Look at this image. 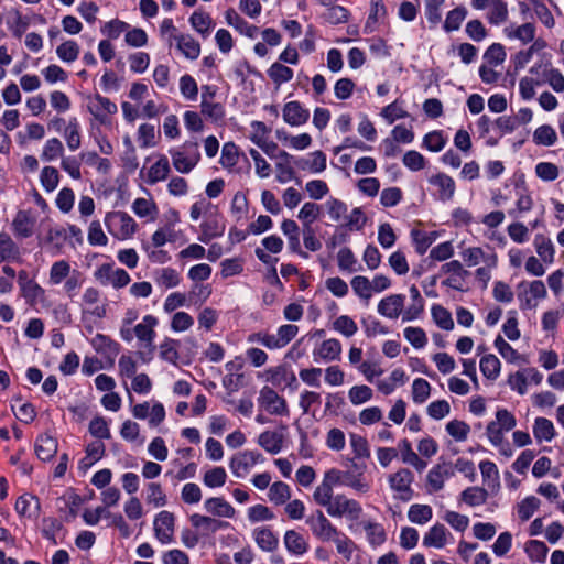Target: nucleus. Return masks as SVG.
Segmentation results:
<instances>
[{"label":"nucleus","mask_w":564,"mask_h":564,"mask_svg":"<svg viewBox=\"0 0 564 564\" xmlns=\"http://www.w3.org/2000/svg\"><path fill=\"white\" fill-rule=\"evenodd\" d=\"M409 295L408 303L406 296L400 293L382 297L377 305L378 314L390 321L400 318L402 323L420 319L424 314L425 301L414 284L409 288Z\"/></svg>","instance_id":"nucleus-1"},{"label":"nucleus","mask_w":564,"mask_h":564,"mask_svg":"<svg viewBox=\"0 0 564 564\" xmlns=\"http://www.w3.org/2000/svg\"><path fill=\"white\" fill-rule=\"evenodd\" d=\"M324 507L328 516L333 518H346L348 521H358L362 514L361 505L344 494L333 495L316 502Z\"/></svg>","instance_id":"nucleus-2"},{"label":"nucleus","mask_w":564,"mask_h":564,"mask_svg":"<svg viewBox=\"0 0 564 564\" xmlns=\"http://www.w3.org/2000/svg\"><path fill=\"white\" fill-rule=\"evenodd\" d=\"M169 154L174 170L180 174H189L200 161L198 143L195 141H186L181 147L171 148Z\"/></svg>","instance_id":"nucleus-3"},{"label":"nucleus","mask_w":564,"mask_h":564,"mask_svg":"<svg viewBox=\"0 0 564 564\" xmlns=\"http://www.w3.org/2000/svg\"><path fill=\"white\" fill-rule=\"evenodd\" d=\"M104 221L109 234L120 241L132 239L138 230L137 221L126 212H109Z\"/></svg>","instance_id":"nucleus-4"},{"label":"nucleus","mask_w":564,"mask_h":564,"mask_svg":"<svg viewBox=\"0 0 564 564\" xmlns=\"http://www.w3.org/2000/svg\"><path fill=\"white\" fill-rule=\"evenodd\" d=\"M546 295V286L541 280L521 281L517 285V297L522 311L534 310Z\"/></svg>","instance_id":"nucleus-5"},{"label":"nucleus","mask_w":564,"mask_h":564,"mask_svg":"<svg viewBox=\"0 0 564 564\" xmlns=\"http://www.w3.org/2000/svg\"><path fill=\"white\" fill-rule=\"evenodd\" d=\"M94 276L100 284L111 285L115 289H122L131 281L129 273L121 268H116L113 263L99 265L95 270Z\"/></svg>","instance_id":"nucleus-6"},{"label":"nucleus","mask_w":564,"mask_h":564,"mask_svg":"<svg viewBox=\"0 0 564 564\" xmlns=\"http://www.w3.org/2000/svg\"><path fill=\"white\" fill-rule=\"evenodd\" d=\"M427 183L432 187L431 195L438 202L447 203L452 200L456 193L455 180L444 172H437L427 177Z\"/></svg>","instance_id":"nucleus-7"},{"label":"nucleus","mask_w":564,"mask_h":564,"mask_svg":"<svg viewBox=\"0 0 564 564\" xmlns=\"http://www.w3.org/2000/svg\"><path fill=\"white\" fill-rule=\"evenodd\" d=\"M530 75L542 77V84H547L555 93H564V75L553 67L551 62L535 63L530 69Z\"/></svg>","instance_id":"nucleus-8"},{"label":"nucleus","mask_w":564,"mask_h":564,"mask_svg":"<svg viewBox=\"0 0 564 564\" xmlns=\"http://www.w3.org/2000/svg\"><path fill=\"white\" fill-rule=\"evenodd\" d=\"M516 426L514 416L506 409H500L496 412V421H492L487 426V435L495 446H500L503 441L502 432L510 431Z\"/></svg>","instance_id":"nucleus-9"},{"label":"nucleus","mask_w":564,"mask_h":564,"mask_svg":"<svg viewBox=\"0 0 564 564\" xmlns=\"http://www.w3.org/2000/svg\"><path fill=\"white\" fill-rule=\"evenodd\" d=\"M87 109L101 124H106L109 121V117L118 111V107L115 102L99 94L87 98Z\"/></svg>","instance_id":"nucleus-10"},{"label":"nucleus","mask_w":564,"mask_h":564,"mask_svg":"<svg viewBox=\"0 0 564 564\" xmlns=\"http://www.w3.org/2000/svg\"><path fill=\"white\" fill-rule=\"evenodd\" d=\"M258 404L272 415H289L286 401L270 387H263L260 390Z\"/></svg>","instance_id":"nucleus-11"},{"label":"nucleus","mask_w":564,"mask_h":564,"mask_svg":"<svg viewBox=\"0 0 564 564\" xmlns=\"http://www.w3.org/2000/svg\"><path fill=\"white\" fill-rule=\"evenodd\" d=\"M312 533L322 542H328L337 535V528L332 524L327 517L321 510H316L307 519Z\"/></svg>","instance_id":"nucleus-12"},{"label":"nucleus","mask_w":564,"mask_h":564,"mask_svg":"<svg viewBox=\"0 0 564 564\" xmlns=\"http://www.w3.org/2000/svg\"><path fill=\"white\" fill-rule=\"evenodd\" d=\"M365 464H351L348 470H341L343 486L349 487L359 494H366L370 490V484L365 477Z\"/></svg>","instance_id":"nucleus-13"},{"label":"nucleus","mask_w":564,"mask_h":564,"mask_svg":"<svg viewBox=\"0 0 564 564\" xmlns=\"http://www.w3.org/2000/svg\"><path fill=\"white\" fill-rule=\"evenodd\" d=\"M463 261L468 267L488 263L490 267H497L498 257L496 252L488 247L486 250L480 247H469L460 252Z\"/></svg>","instance_id":"nucleus-14"},{"label":"nucleus","mask_w":564,"mask_h":564,"mask_svg":"<svg viewBox=\"0 0 564 564\" xmlns=\"http://www.w3.org/2000/svg\"><path fill=\"white\" fill-rule=\"evenodd\" d=\"M262 460L263 457L261 453L254 451H245L232 456L229 463V467L235 476L243 477L249 473L251 467Z\"/></svg>","instance_id":"nucleus-15"},{"label":"nucleus","mask_w":564,"mask_h":564,"mask_svg":"<svg viewBox=\"0 0 564 564\" xmlns=\"http://www.w3.org/2000/svg\"><path fill=\"white\" fill-rule=\"evenodd\" d=\"M414 480V476L411 470L402 468L397 473L390 475L389 484L392 490L399 494V499L409 501L412 498L413 491L411 484Z\"/></svg>","instance_id":"nucleus-16"},{"label":"nucleus","mask_w":564,"mask_h":564,"mask_svg":"<svg viewBox=\"0 0 564 564\" xmlns=\"http://www.w3.org/2000/svg\"><path fill=\"white\" fill-rule=\"evenodd\" d=\"M343 485L341 470L332 468L325 471L322 482L315 488L313 499L315 502L332 497L334 487Z\"/></svg>","instance_id":"nucleus-17"},{"label":"nucleus","mask_w":564,"mask_h":564,"mask_svg":"<svg viewBox=\"0 0 564 564\" xmlns=\"http://www.w3.org/2000/svg\"><path fill=\"white\" fill-rule=\"evenodd\" d=\"M175 517L172 512L161 511L154 519V534L163 543H171L174 535Z\"/></svg>","instance_id":"nucleus-18"},{"label":"nucleus","mask_w":564,"mask_h":564,"mask_svg":"<svg viewBox=\"0 0 564 564\" xmlns=\"http://www.w3.org/2000/svg\"><path fill=\"white\" fill-rule=\"evenodd\" d=\"M283 120L291 127H301L310 119V110L304 108L299 101H289L282 110Z\"/></svg>","instance_id":"nucleus-19"},{"label":"nucleus","mask_w":564,"mask_h":564,"mask_svg":"<svg viewBox=\"0 0 564 564\" xmlns=\"http://www.w3.org/2000/svg\"><path fill=\"white\" fill-rule=\"evenodd\" d=\"M295 165L304 172L319 174L326 170V155L323 151L317 150L308 153L306 156L299 158Z\"/></svg>","instance_id":"nucleus-20"},{"label":"nucleus","mask_w":564,"mask_h":564,"mask_svg":"<svg viewBox=\"0 0 564 564\" xmlns=\"http://www.w3.org/2000/svg\"><path fill=\"white\" fill-rule=\"evenodd\" d=\"M131 210L147 221H154L159 216V206L152 196L135 198L131 204Z\"/></svg>","instance_id":"nucleus-21"},{"label":"nucleus","mask_w":564,"mask_h":564,"mask_svg":"<svg viewBox=\"0 0 564 564\" xmlns=\"http://www.w3.org/2000/svg\"><path fill=\"white\" fill-rule=\"evenodd\" d=\"M454 475L451 463H438L435 465L426 476V481L431 491H438L444 487L446 478Z\"/></svg>","instance_id":"nucleus-22"},{"label":"nucleus","mask_w":564,"mask_h":564,"mask_svg":"<svg viewBox=\"0 0 564 564\" xmlns=\"http://www.w3.org/2000/svg\"><path fill=\"white\" fill-rule=\"evenodd\" d=\"M35 218L26 210H19L12 221L13 234L19 238H29L35 228Z\"/></svg>","instance_id":"nucleus-23"},{"label":"nucleus","mask_w":564,"mask_h":564,"mask_svg":"<svg viewBox=\"0 0 564 564\" xmlns=\"http://www.w3.org/2000/svg\"><path fill=\"white\" fill-rule=\"evenodd\" d=\"M173 42L181 54L191 61L197 59L200 54V44L189 34H173Z\"/></svg>","instance_id":"nucleus-24"},{"label":"nucleus","mask_w":564,"mask_h":564,"mask_svg":"<svg viewBox=\"0 0 564 564\" xmlns=\"http://www.w3.org/2000/svg\"><path fill=\"white\" fill-rule=\"evenodd\" d=\"M171 172L170 162L166 155H158L156 161L148 169L145 182L149 185L163 182L169 177Z\"/></svg>","instance_id":"nucleus-25"},{"label":"nucleus","mask_w":564,"mask_h":564,"mask_svg":"<svg viewBox=\"0 0 564 564\" xmlns=\"http://www.w3.org/2000/svg\"><path fill=\"white\" fill-rule=\"evenodd\" d=\"M159 321L155 316L149 314L143 316L142 321L134 326L135 337L144 343L145 347L150 346L155 337L154 328L158 326Z\"/></svg>","instance_id":"nucleus-26"},{"label":"nucleus","mask_w":564,"mask_h":564,"mask_svg":"<svg viewBox=\"0 0 564 564\" xmlns=\"http://www.w3.org/2000/svg\"><path fill=\"white\" fill-rule=\"evenodd\" d=\"M225 21L229 26L247 37L253 39L257 34L258 28L249 24L232 8L225 11Z\"/></svg>","instance_id":"nucleus-27"},{"label":"nucleus","mask_w":564,"mask_h":564,"mask_svg":"<svg viewBox=\"0 0 564 564\" xmlns=\"http://www.w3.org/2000/svg\"><path fill=\"white\" fill-rule=\"evenodd\" d=\"M200 235L198 237V240L202 242H209L212 239L223 236L225 231V225L218 219V217L213 214L209 215L208 218H206L200 224Z\"/></svg>","instance_id":"nucleus-28"},{"label":"nucleus","mask_w":564,"mask_h":564,"mask_svg":"<svg viewBox=\"0 0 564 564\" xmlns=\"http://www.w3.org/2000/svg\"><path fill=\"white\" fill-rule=\"evenodd\" d=\"M192 525L210 534L229 527V523L208 516L194 513L189 517Z\"/></svg>","instance_id":"nucleus-29"},{"label":"nucleus","mask_w":564,"mask_h":564,"mask_svg":"<svg viewBox=\"0 0 564 564\" xmlns=\"http://www.w3.org/2000/svg\"><path fill=\"white\" fill-rule=\"evenodd\" d=\"M57 448V440L50 434H42L35 441V454L43 462L52 459L56 455Z\"/></svg>","instance_id":"nucleus-30"},{"label":"nucleus","mask_w":564,"mask_h":564,"mask_svg":"<svg viewBox=\"0 0 564 564\" xmlns=\"http://www.w3.org/2000/svg\"><path fill=\"white\" fill-rule=\"evenodd\" d=\"M349 361L358 368L369 382H371L375 377L383 373V369L379 361L362 360L361 355H349Z\"/></svg>","instance_id":"nucleus-31"},{"label":"nucleus","mask_w":564,"mask_h":564,"mask_svg":"<svg viewBox=\"0 0 564 564\" xmlns=\"http://www.w3.org/2000/svg\"><path fill=\"white\" fill-rule=\"evenodd\" d=\"M204 509L207 513L219 518H232L235 508L221 497H212L205 500Z\"/></svg>","instance_id":"nucleus-32"},{"label":"nucleus","mask_w":564,"mask_h":564,"mask_svg":"<svg viewBox=\"0 0 564 564\" xmlns=\"http://www.w3.org/2000/svg\"><path fill=\"white\" fill-rule=\"evenodd\" d=\"M40 509L39 498L30 494L20 496L15 502L17 512L23 517L35 518L39 516Z\"/></svg>","instance_id":"nucleus-33"},{"label":"nucleus","mask_w":564,"mask_h":564,"mask_svg":"<svg viewBox=\"0 0 564 564\" xmlns=\"http://www.w3.org/2000/svg\"><path fill=\"white\" fill-rule=\"evenodd\" d=\"M284 435L276 431H264L258 437V444L270 454H278L283 447Z\"/></svg>","instance_id":"nucleus-34"},{"label":"nucleus","mask_w":564,"mask_h":564,"mask_svg":"<svg viewBox=\"0 0 564 564\" xmlns=\"http://www.w3.org/2000/svg\"><path fill=\"white\" fill-rule=\"evenodd\" d=\"M447 529L440 523L434 524L424 535L423 545L427 547L442 549L447 543Z\"/></svg>","instance_id":"nucleus-35"},{"label":"nucleus","mask_w":564,"mask_h":564,"mask_svg":"<svg viewBox=\"0 0 564 564\" xmlns=\"http://www.w3.org/2000/svg\"><path fill=\"white\" fill-rule=\"evenodd\" d=\"M503 34L510 40L516 39L527 44L534 40L535 26L532 23H524L518 26L509 25L503 29Z\"/></svg>","instance_id":"nucleus-36"},{"label":"nucleus","mask_w":564,"mask_h":564,"mask_svg":"<svg viewBox=\"0 0 564 564\" xmlns=\"http://www.w3.org/2000/svg\"><path fill=\"white\" fill-rule=\"evenodd\" d=\"M486 10V19L489 24L500 25L508 21L509 9L505 0H495Z\"/></svg>","instance_id":"nucleus-37"},{"label":"nucleus","mask_w":564,"mask_h":564,"mask_svg":"<svg viewBox=\"0 0 564 564\" xmlns=\"http://www.w3.org/2000/svg\"><path fill=\"white\" fill-rule=\"evenodd\" d=\"M533 245L539 258L545 264H552L554 262L555 249L550 238L542 234H538L534 237Z\"/></svg>","instance_id":"nucleus-38"},{"label":"nucleus","mask_w":564,"mask_h":564,"mask_svg":"<svg viewBox=\"0 0 564 564\" xmlns=\"http://www.w3.org/2000/svg\"><path fill=\"white\" fill-rule=\"evenodd\" d=\"M160 139V131L150 123H142L137 131V140L140 148L149 149L154 148Z\"/></svg>","instance_id":"nucleus-39"},{"label":"nucleus","mask_w":564,"mask_h":564,"mask_svg":"<svg viewBox=\"0 0 564 564\" xmlns=\"http://www.w3.org/2000/svg\"><path fill=\"white\" fill-rule=\"evenodd\" d=\"M337 265L341 272L354 273L361 270L356 256L348 247H343L337 252Z\"/></svg>","instance_id":"nucleus-40"},{"label":"nucleus","mask_w":564,"mask_h":564,"mask_svg":"<svg viewBox=\"0 0 564 564\" xmlns=\"http://www.w3.org/2000/svg\"><path fill=\"white\" fill-rule=\"evenodd\" d=\"M276 159L280 160L275 164L276 181L281 184H285V183L292 181L295 177V173H294L293 169L289 165L292 156L288 152L281 150V151H279Z\"/></svg>","instance_id":"nucleus-41"},{"label":"nucleus","mask_w":564,"mask_h":564,"mask_svg":"<svg viewBox=\"0 0 564 564\" xmlns=\"http://www.w3.org/2000/svg\"><path fill=\"white\" fill-rule=\"evenodd\" d=\"M189 23L192 28L205 39L210 34L215 25L212 17L203 11H195L189 18Z\"/></svg>","instance_id":"nucleus-42"},{"label":"nucleus","mask_w":564,"mask_h":564,"mask_svg":"<svg viewBox=\"0 0 564 564\" xmlns=\"http://www.w3.org/2000/svg\"><path fill=\"white\" fill-rule=\"evenodd\" d=\"M155 283L164 289L176 288L181 283L178 272L170 267L159 269L154 272Z\"/></svg>","instance_id":"nucleus-43"},{"label":"nucleus","mask_w":564,"mask_h":564,"mask_svg":"<svg viewBox=\"0 0 564 564\" xmlns=\"http://www.w3.org/2000/svg\"><path fill=\"white\" fill-rule=\"evenodd\" d=\"M431 316L441 329L452 330L454 328V319L451 312L441 304H433L431 306Z\"/></svg>","instance_id":"nucleus-44"},{"label":"nucleus","mask_w":564,"mask_h":564,"mask_svg":"<svg viewBox=\"0 0 564 564\" xmlns=\"http://www.w3.org/2000/svg\"><path fill=\"white\" fill-rule=\"evenodd\" d=\"M115 364L113 358L110 355H104V358L98 356H87L83 362V372L90 376L101 369L110 368Z\"/></svg>","instance_id":"nucleus-45"},{"label":"nucleus","mask_w":564,"mask_h":564,"mask_svg":"<svg viewBox=\"0 0 564 564\" xmlns=\"http://www.w3.org/2000/svg\"><path fill=\"white\" fill-rule=\"evenodd\" d=\"M253 535L256 543L261 550L272 552L276 549L279 540L269 528L256 529Z\"/></svg>","instance_id":"nucleus-46"},{"label":"nucleus","mask_w":564,"mask_h":564,"mask_svg":"<svg viewBox=\"0 0 564 564\" xmlns=\"http://www.w3.org/2000/svg\"><path fill=\"white\" fill-rule=\"evenodd\" d=\"M380 116L387 123L392 124L394 121L399 119L406 118L409 116L408 111L404 109V101L397 99L388 106L383 107Z\"/></svg>","instance_id":"nucleus-47"},{"label":"nucleus","mask_w":564,"mask_h":564,"mask_svg":"<svg viewBox=\"0 0 564 564\" xmlns=\"http://www.w3.org/2000/svg\"><path fill=\"white\" fill-rule=\"evenodd\" d=\"M72 272L73 270L70 269L68 261H55L50 269L48 282L52 285H59L72 274Z\"/></svg>","instance_id":"nucleus-48"},{"label":"nucleus","mask_w":564,"mask_h":564,"mask_svg":"<svg viewBox=\"0 0 564 564\" xmlns=\"http://www.w3.org/2000/svg\"><path fill=\"white\" fill-rule=\"evenodd\" d=\"M284 544L286 550L295 555H302L307 551V543L304 538L294 530L285 532Z\"/></svg>","instance_id":"nucleus-49"},{"label":"nucleus","mask_w":564,"mask_h":564,"mask_svg":"<svg viewBox=\"0 0 564 564\" xmlns=\"http://www.w3.org/2000/svg\"><path fill=\"white\" fill-rule=\"evenodd\" d=\"M64 139L67 143V147L70 151H76L80 148L82 137H80V126L76 118L69 120L68 124L64 130Z\"/></svg>","instance_id":"nucleus-50"},{"label":"nucleus","mask_w":564,"mask_h":564,"mask_svg":"<svg viewBox=\"0 0 564 564\" xmlns=\"http://www.w3.org/2000/svg\"><path fill=\"white\" fill-rule=\"evenodd\" d=\"M467 9L463 6L447 12L443 28L446 32L457 31L467 17Z\"/></svg>","instance_id":"nucleus-51"},{"label":"nucleus","mask_w":564,"mask_h":564,"mask_svg":"<svg viewBox=\"0 0 564 564\" xmlns=\"http://www.w3.org/2000/svg\"><path fill=\"white\" fill-rule=\"evenodd\" d=\"M64 156V145L57 138L48 139L42 150L41 159L45 162H52Z\"/></svg>","instance_id":"nucleus-52"},{"label":"nucleus","mask_w":564,"mask_h":564,"mask_svg":"<svg viewBox=\"0 0 564 564\" xmlns=\"http://www.w3.org/2000/svg\"><path fill=\"white\" fill-rule=\"evenodd\" d=\"M533 435L539 442H541V441L550 442L555 435V430H554L553 423L545 417L535 419V422L533 425Z\"/></svg>","instance_id":"nucleus-53"},{"label":"nucleus","mask_w":564,"mask_h":564,"mask_svg":"<svg viewBox=\"0 0 564 564\" xmlns=\"http://www.w3.org/2000/svg\"><path fill=\"white\" fill-rule=\"evenodd\" d=\"M367 533V539L371 545H381L386 541V532L380 523L372 521H362L360 523Z\"/></svg>","instance_id":"nucleus-54"},{"label":"nucleus","mask_w":564,"mask_h":564,"mask_svg":"<svg viewBox=\"0 0 564 564\" xmlns=\"http://www.w3.org/2000/svg\"><path fill=\"white\" fill-rule=\"evenodd\" d=\"M57 57L64 63H73L79 56V45L73 41H64L56 47Z\"/></svg>","instance_id":"nucleus-55"},{"label":"nucleus","mask_w":564,"mask_h":564,"mask_svg":"<svg viewBox=\"0 0 564 564\" xmlns=\"http://www.w3.org/2000/svg\"><path fill=\"white\" fill-rule=\"evenodd\" d=\"M268 76L276 86H280L293 78V70L290 67L276 62L269 67Z\"/></svg>","instance_id":"nucleus-56"},{"label":"nucleus","mask_w":564,"mask_h":564,"mask_svg":"<svg viewBox=\"0 0 564 564\" xmlns=\"http://www.w3.org/2000/svg\"><path fill=\"white\" fill-rule=\"evenodd\" d=\"M271 502L275 505H284L291 498V489L288 484L282 481L273 482L268 492Z\"/></svg>","instance_id":"nucleus-57"},{"label":"nucleus","mask_w":564,"mask_h":564,"mask_svg":"<svg viewBox=\"0 0 564 564\" xmlns=\"http://www.w3.org/2000/svg\"><path fill=\"white\" fill-rule=\"evenodd\" d=\"M433 517L432 508L427 505H412L408 511V518L412 523L425 524Z\"/></svg>","instance_id":"nucleus-58"},{"label":"nucleus","mask_w":564,"mask_h":564,"mask_svg":"<svg viewBox=\"0 0 564 564\" xmlns=\"http://www.w3.org/2000/svg\"><path fill=\"white\" fill-rule=\"evenodd\" d=\"M351 289L360 300L368 301L372 296L370 280L365 275H355L350 281Z\"/></svg>","instance_id":"nucleus-59"},{"label":"nucleus","mask_w":564,"mask_h":564,"mask_svg":"<svg viewBox=\"0 0 564 564\" xmlns=\"http://www.w3.org/2000/svg\"><path fill=\"white\" fill-rule=\"evenodd\" d=\"M239 161L238 147L234 142H226L221 149L219 163L224 169L231 170Z\"/></svg>","instance_id":"nucleus-60"},{"label":"nucleus","mask_w":564,"mask_h":564,"mask_svg":"<svg viewBox=\"0 0 564 564\" xmlns=\"http://www.w3.org/2000/svg\"><path fill=\"white\" fill-rule=\"evenodd\" d=\"M556 132L549 124L540 126L533 132V141L538 145L550 147L553 145L556 142Z\"/></svg>","instance_id":"nucleus-61"},{"label":"nucleus","mask_w":564,"mask_h":564,"mask_svg":"<svg viewBox=\"0 0 564 564\" xmlns=\"http://www.w3.org/2000/svg\"><path fill=\"white\" fill-rule=\"evenodd\" d=\"M321 215V206L313 203L307 202L304 203L301 209L297 213V218L303 223L304 226L310 227L314 221L319 218Z\"/></svg>","instance_id":"nucleus-62"},{"label":"nucleus","mask_w":564,"mask_h":564,"mask_svg":"<svg viewBox=\"0 0 564 564\" xmlns=\"http://www.w3.org/2000/svg\"><path fill=\"white\" fill-rule=\"evenodd\" d=\"M487 498V490L480 487H468L462 492V500L471 507L485 503Z\"/></svg>","instance_id":"nucleus-63"},{"label":"nucleus","mask_w":564,"mask_h":564,"mask_svg":"<svg viewBox=\"0 0 564 564\" xmlns=\"http://www.w3.org/2000/svg\"><path fill=\"white\" fill-rule=\"evenodd\" d=\"M87 240L90 246L105 247L108 245V237L104 232L99 220H93L89 224Z\"/></svg>","instance_id":"nucleus-64"}]
</instances>
